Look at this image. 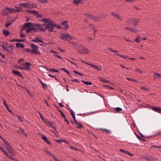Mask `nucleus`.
I'll return each mask as SVG.
<instances>
[{
    "instance_id": "obj_50",
    "label": "nucleus",
    "mask_w": 161,
    "mask_h": 161,
    "mask_svg": "<svg viewBox=\"0 0 161 161\" xmlns=\"http://www.w3.org/2000/svg\"><path fill=\"white\" fill-rule=\"evenodd\" d=\"M31 8H36L37 6L34 3H31Z\"/></svg>"
},
{
    "instance_id": "obj_51",
    "label": "nucleus",
    "mask_w": 161,
    "mask_h": 161,
    "mask_svg": "<svg viewBox=\"0 0 161 161\" xmlns=\"http://www.w3.org/2000/svg\"><path fill=\"white\" fill-rule=\"evenodd\" d=\"M39 39H38L36 38H35V39H33L31 41L35 42H39Z\"/></svg>"
},
{
    "instance_id": "obj_30",
    "label": "nucleus",
    "mask_w": 161,
    "mask_h": 161,
    "mask_svg": "<svg viewBox=\"0 0 161 161\" xmlns=\"http://www.w3.org/2000/svg\"><path fill=\"white\" fill-rule=\"evenodd\" d=\"M17 131L18 132L20 133L21 134H23L26 136V134H25L24 129L23 128H19L18 130H17Z\"/></svg>"
},
{
    "instance_id": "obj_44",
    "label": "nucleus",
    "mask_w": 161,
    "mask_h": 161,
    "mask_svg": "<svg viewBox=\"0 0 161 161\" xmlns=\"http://www.w3.org/2000/svg\"><path fill=\"white\" fill-rule=\"evenodd\" d=\"M0 138L3 141V142H5V144H4V146H5L8 144L9 143L8 142H7L6 140H5L4 139H3L2 136H0Z\"/></svg>"
},
{
    "instance_id": "obj_18",
    "label": "nucleus",
    "mask_w": 161,
    "mask_h": 161,
    "mask_svg": "<svg viewBox=\"0 0 161 161\" xmlns=\"http://www.w3.org/2000/svg\"><path fill=\"white\" fill-rule=\"evenodd\" d=\"M68 23V22L67 21H64L61 23V25L64 26V27H62L63 29L66 30L68 28L69 25L67 24Z\"/></svg>"
},
{
    "instance_id": "obj_59",
    "label": "nucleus",
    "mask_w": 161,
    "mask_h": 161,
    "mask_svg": "<svg viewBox=\"0 0 161 161\" xmlns=\"http://www.w3.org/2000/svg\"><path fill=\"white\" fill-rule=\"evenodd\" d=\"M103 86L105 87H107L108 88L112 90L114 89V88L113 87H112L110 86H108L106 85H103Z\"/></svg>"
},
{
    "instance_id": "obj_33",
    "label": "nucleus",
    "mask_w": 161,
    "mask_h": 161,
    "mask_svg": "<svg viewBox=\"0 0 161 161\" xmlns=\"http://www.w3.org/2000/svg\"><path fill=\"white\" fill-rule=\"evenodd\" d=\"M3 32L4 35L5 36H7L8 35H9L10 34L9 33L8 31H5L4 30H3Z\"/></svg>"
},
{
    "instance_id": "obj_2",
    "label": "nucleus",
    "mask_w": 161,
    "mask_h": 161,
    "mask_svg": "<svg viewBox=\"0 0 161 161\" xmlns=\"http://www.w3.org/2000/svg\"><path fill=\"white\" fill-rule=\"evenodd\" d=\"M55 27H57L58 29L62 28V27L60 25H57L52 20H50V22L46 26V29L50 32H53L54 31L53 29Z\"/></svg>"
},
{
    "instance_id": "obj_58",
    "label": "nucleus",
    "mask_w": 161,
    "mask_h": 161,
    "mask_svg": "<svg viewBox=\"0 0 161 161\" xmlns=\"http://www.w3.org/2000/svg\"><path fill=\"white\" fill-rule=\"evenodd\" d=\"M48 76L50 77H52V78H55V80H58V79L56 77V76L55 75L54 76H52V75H51L50 74H49L48 75Z\"/></svg>"
},
{
    "instance_id": "obj_53",
    "label": "nucleus",
    "mask_w": 161,
    "mask_h": 161,
    "mask_svg": "<svg viewBox=\"0 0 161 161\" xmlns=\"http://www.w3.org/2000/svg\"><path fill=\"white\" fill-rule=\"evenodd\" d=\"M38 50H36V51H33L34 54L35 55L38 54H40L41 53L40 52L38 51Z\"/></svg>"
},
{
    "instance_id": "obj_54",
    "label": "nucleus",
    "mask_w": 161,
    "mask_h": 161,
    "mask_svg": "<svg viewBox=\"0 0 161 161\" xmlns=\"http://www.w3.org/2000/svg\"><path fill=\"white\" fill-rule=\"evenodd\" d=\"M136 71L138 73L141 74L143 73V72L142 70L138 69H136Z\"/></svg>"
},
{
    "instance_id": "obj_45",
    "label": "nucleus",
    "mask_w": 161,
    "mask_h": 161,
    "mask_svg": "<svg viewBox=\"0 0 161 161\" xmlns=\"http://www.w3.org/2000/svg\"><path fill=\"white\" fill-rule=\"evenodd\" d=\"M18 118V119H19V120L21 122H22L23 121V119L22 117L21 116H19V115H17L16 116Z\"/></svg>"
},
{
    "instance_id": "obj_32",
    "label": "nucleus",
    "mask_w": 161,
    "mask_h": 161,
    "mask_svg": "<svg viewBox=\"0 0 161 161\" xmlns=\"http://www.w3.org/2000/svg\"><path fill=\"white\" fill-rule=\"evenodd\" d=\"M0 150H1L6 156L8 154V153L5 150L4 148L3 147L0 146Z\"/></svg>"
},
{
    "instance_id": "obj_10",
    "label": "nucleus",
    "mask_w": 161,
    "mask_h": 161,
    "mask_svg": "<svg viewBox=\"0 0 161 161\" xmlns=\"http://www.w3.org/2000/svg\"><path fill=\"white\" fill-rule=\"evenodd\" d=\"M39 20L41 21H43L46 23V24H44L42 25H42L43 27L44 26V28H46V25H47L50 22V20H52L50 19H47L43 18L42 19Z\"/></svg>"
},
{
    "instance_id": "obj_60",
    "label": "nucleus",
    "mask_w": 161,
    "mask_h": 161,
    "mask_svg": "<svg viewBox=\"0 0 161 161\" xmlns=\"http://www.w3.org/2000/svg\"><path fill=\"white\" fill-rule=\"evenodd\" d=\"M39 2H42V3H44L45 2L47 3V0H38Z\"/></svg>"
},
{
    "instance_id": "obj_11",
    "label": "nucleus",
    "mask_w": 161,
    "mask_h": 161,
    "mask_svg": "<svg viewBox=\"0 0 161 161\" xmlns=\"http://www.w3.org/2000/svg\"><path fill=\"white\" fill-rule=\"evenodd\" d=\"M44 122L47 125H49L51 126V127L53 128L54 129V130H55L56 131V128H55V127L53 126V125L54 124V123L53 122L51 121H49L47 119H44Z\"/></svg>"
},
{
    "instance_id": "obj_34",
    "label": "nucleus",
    "mask_w": 161,
    "mask_h": 161,
    "mask_svg": "<svg viewBox=\"0 0 161 161\" xmlns=\"http://www.w3.org/2000/svg\"><path fill=\"white\" fill-rule=\"evenodd\" d=\"M13 21L11 20L10 22H8L6 23V24L5 25V26L6 27H8L10 26L13 23Z\"/></svg>"
},
{
    "instance_id": "obj_16",
    "label": "nucleus",
    "mask_w": 161,
    "mask_h": 161,
    "mask_svg": "<svg viewBox=\"0 0 161 161\" xmlns=\"http://www.w3.org/2000/svg\"><path fill=\"white\" fill-rule=\"evenodd\" d=\"M115 55H117L119 56L121 58H128V59H129L131 60H135L136 59V58H128V56L122 55H121L119 53H117L115 54Z\"/></svg>"
},
{
    "instance_id": "obj_49",
    "label": "nucleus",
    "mask_w": 161,
    "mask_h": 161,
    "mask_svg": "<svg viewBox=\"0 0 161 161\" xmlns=\"http://www.w3.org/2000/svg\"><path fill=\"white\" fill-rule=\"evenodd\" d=\"M57 142L58 143H61L62 142H65V141L64 140H60V139H57L56 140Z\"/></svg>"
},
{
    "instance_id": "obj_35",
    "label": "nucleus",
    "mask_w": 161,
    "mask_h": 161,
    "mask_svg": "<svg viewBox=\"0 0 161 161\" xmlns=\"http://www.w3.org/2000/svg\"><path fill=\"white\" fill-rule=\"evenodd\" d=\"M33 51L34 50H31L30 49L26 48L25 49V51L26 52L29 53H31L32 54H34Z\"/></svg>"
},
{
    "instance_id": "obj_63",
    "label": "nucleus",
    "mask_w": 161,
    "mask_h": 161,
    "mask_svg": "<svg viewBox=\"0 0 161 161\" xmlns=\"http://www.w3.org/2000/svg\"><path fill=\"white\" fill-rule=\"evenodd\" d=\"M6 51H7L8 53H11L12 54L13 53V49H11V50H8L7 49V50H6Z\"/></svg>"
},
{
    "instance_id": "obj_13",
    "label": "nucleus",
    "mask_w": 161,
    "mask_h": 161,
    "mask_svg": "<svg viewBox=\"0 0 161 161\" xmlns=\"http://www.w3.org/2000/svg\"><path fill=\"white\" fill-rule=\"evenodd\" d=\"M125 29H127L128 31L136 33L138 32V30L136 29L135 28H131L130 27H126L124 28Z\"/></svg>"
},
{
    "instance_id": "obj_42",
    "label": "nucleus",
    "mask_w": 161,
    "mask_h": 161,
    "mask_svg": "<svg viewBox=\"0 0 161 161\" xmlns=\"http://www.w3.org/2000/svg\"><path fill=\"white\" fill-rule=\"evenodd\" d=\"M22 11V8L20 7H18L17 9H15V13H19Z\"/></svg>"
},
{
    "instance_id": "obj_23",
    "label": "nucleus",
    "mask_w": 161,
    "mask_h": 161,
    "mask_svg": "<svg viewBox=\"0 0 161 161\" xmlns=\"http://www.w3.org/2000/svg\"><path fill=\"white\" fill-rule=\"evenodd\" d=\"M143 158L147 160L152 161L153 160V158L151 156L145 155L143 156Z\"/></svg>"
},
{
    "instance_id": "obj_22",
    "label": "nucleus",
    "mask_w": 161,
    "mask_h": 161,
    "mask_svg": "<svg viewBox=\"0 0 161 161\" xmlns=\"http://www.w3.org/2000/svg\"><path fill=\"white\" fill-rule=\"evenodd\" d=\"M26 40L25 39H13L12 40H9L10 42H25L26 41Z\"/></svg>"
},
{
    "instance_id": "obj_48",
    "label": "nucleus",
    "mask_w": 161,
    "mask_h": 161,
    "mask_svg": "<svg viewBox=\"0 0 161 161\" xmlns=\"http://www.w3.org/2000/svg\"><path fill=\"white\" fill-rule=\"evenodd\" d=\"M42 88L44 89H47V86L46 84L43 83L42 85Z\"/></svg>"
},
{
    "instance_id": "obj_62",
    "label": "nucleus",
    "mask_w": 161,
    "mask_h": 161,
    "mask_svg": "<svg viewBox=\"0 0 161 161\" xmlns=\"http://www.w3.org/2000/svg\"><path fill=\"white\" fill-rule=\"evenodd\" d=\"M70 148L72 149H74L75 150V151L76 150H78L77 149V148H75L73 146H70L69 147Z\"/></svg>"
},
{
    "instance_id": "obj_15",
    "label": "nucleus",
    "mask_w": 161,
    "mask_h": 161,
    "mask_svg": "<svg viewBox=\"0 0 161 161\" xmlns=\"http://www.w3.org/2000/svg\"><path fill=\"white\" fill-rule=\"evenodd\" d=\"M3 104L6 107L7 110L11 114H13V112L8 107V104H7V103L6 102V101L4 99H3Z\"/></svg>"
},
{
    "instance_id": "obj_24",
    "label": "nucleus",
    "mask_w": 161,
    "mask_h": 161,
    "mask_svg": "<svg viewBox=\"0 0 161 161\" xmlns=\"http://www.w3.org/2000/svg\"><path fill=\"white\" fill-rule=\"evenodd\" d=\"M153 77L154 79H159L161 78V75L155 72L153 75Z\"/></svg>"
},
{
    "instance_id": "obj_4",
    "label": "nucleus",
    "mask_w": 161,
    "mask_h": 161,
    "mask_svg": "<svg viewBox=\"0 0 161 161\" xmlns=\"http://www.w3.org/2000/svg\"><path fill=\"white\" fill-rule=\"evenodd\" d=\"M5 146L6 147L7 150L10 156H14L16 155V153L15 150L11 147L9 143Z\"/></svg>"
},
{
    "instance_id": "obj_43",
    "label": "nucleus",
    "mask_w": 161,
    "mask_h": 161,
    "mask_svg": "<svg viewBox=\"0 0 161 161\" xmlns=\"http://www.w3.org/2000/svg\"><path fill=\"white\" fill-rule=\"evenodd\" d=\"M77 124L78 125V126H77V128L79 129H81L83 127V126L82 125L80 124V123H78V124Z\"/></svg>"
},
{
    "instance_id": "obj_36",
    "label": "nucleus",
    "mask_w": 161,
    "mask_h": 161,
    "mask_svg": "<svg viewBox=\"0 0 161 161\" xmlns=\"http://www.w3.org/2000/svg\"><path fill=\"white\" fill-rule=\"evenodd\" d=\"M81 82L82 83H84L85 84H86V85H92V83L91 82L86 81H85L83 80H82Z\"/></svg>"
},
{
    "instance_id": "obj_46",
    "label": "nucleus",
    "mask_w": 161,
    "mask_h": 161,
    "mask_svg": "<svg viewBox=\"0 0 161 161\" xmlns=\"http://www.w3.org/2000/svg\"><path fill=\"white\" fill-rule=\"evenodd\" d=\"M115 110L116 112H118L120 111H121L122 109V108L119 107H117L115 108Z\"/></svg>"
},
{
    "instance_id": "obj_7",
    "label": "nucleus",
    "mask_w": 161,
    "mask_h": 161,
    "mask_svg": "<svg viewBox=\"0 0 161 161\" xmlns=\"http://www.w3.org/2000/svg\"><path fill=\"white\" fill-rule=\"evenodd\" d=\"M77 51L81 54H85L86 53L88 49L86 47H84L80 46L78 47H76Z\"/></svg>"
},
{
    "instance_id": "obj_39",
    "label": "nucleus",
    "mask_w": 161,
    "mask_h": 161,
    "mask_svg": "<svg viewBox=\"0 0 161 161\" xmlns=\"http://www.w3.org/2000/svg\"><path fill=\"white\" fill-rule=\"evenodd\" d=\"M140 88L144 91H149V89L147 87H146L145 86H143L141 87Z\"/></svg>"
},
{
    "instance_id": "obj_61",
    "label": "nucleus",
    "mask_w": 161,
    "mask_h": 161,
    "mask_svg": "<svg viewBox=\"0 0 161 161\" xmlns=\"http://www.w3.org/2000/svg\"><path fill=\"white\" fill-rule=\"evenodd\" d=\"M84 15L86 17H89L90 18H91V16L92 15H91L89 14H85Z\"/></svg>"
},
{
    "instance_id": "obj_14",
    "label": "nucleus",
    "mask_w": 161,
    "mask_h": 161,
    "mask_svg": "<svg viewBox=\"0 0 161 161\" xmlns=\"http://www.w3.org/2000/svg\"><path fill=\"white\" fill-rule=\"evenodd\" d=\"M101 19V17H98L95 16L93 15H92L91 16V19H92L94 21H98Z\"/></svg>"
},
{
    "instance_id": "obj_47",
    "label": "nucleus",
    "mask_w": 161,
    "mask_h": 161,
    "mask_svg": "<svg viewBox=\"0 0 161 161\" xmlns=\"http://www.w3.org/2000/svg\"><path fill=\"white\" fill-rule=\"evenodd\" d=\"M0 46L2 47V48L5 51L7 50L8 47H7V46H5L4 45H1Z\"/></svg>"
},
{
    "instance_id": "obj_28",
    "label": "nucleus",
    "mask_w": 161,
    "mask_h": 161,
    "mask_svg": "<svg viewBox=\"0 0 161 161\" xmlns=\"http://www.w3.org/2000/svg\"><path fill=\"white\" fill-rule=\"evenodd\" d=\"M6 9L10 13H15V9L11 8H10L7 7L6 8Z\"/></svg>"
},
{
    "instance_id": "obj_56",
    "label": "nucleus",
    "mask_w": 161,
    "mask_h": 161,
    "mask_svg": "<svg viewBox=\"0 0 161 161\" xmlns=\"http://www.w3.org/2000/svg\"><path fill=\"white\" fill-rule=\"evenodd\" d=\"M80 1L79 0H75L73 1V3L75 4H78L79 3Z\"/></svg>"
},
{
    "instance_id": "obj_64",
    "label": "nucleus",
    "mask_w": 161,
    "mask_h": 161,
    "mask_svg": "<svg viewBox=\"0 0 161 161\" xmlns=\"http://www.w3.org/2000/svg\"><path fill=\"white\" fill-rule=\"evenodd\" d=\"M54 56L55 58H61V59H62V58L60 56H59L58 55H56V54H54Z\"/></svg>"
},
{
    "instance_id": "obj_27",
    "label": "nucleus",
    "mask_w": 161,
    "mask_h": 161,
    "mask_svg": "<svg viewBox=\"0 0 161 161\" xmlns=\"http://www.w3.org/2000/svg\"><path fill=\"white\" fill-rule=\"evenodd\" d=\"M59 112H60V113L61 114V117L63 118H64V120L65 121H66V122H67L68 124L69 125V121L66 119L65 116L64 114L63 113L62 111L61 110H59Z\"/></svg>"
},
{
    "instance_id": "obj_5",
    "label": "nucleus",
    "mask_w": 161,
    "mask_h": 161,
    "mask_svg": "<svg viewBox=\"0 0 161 161\" xmlns=\"http://www.w3.org/2000/svg\"><path fill=\"white\" fill-rule=\"evenodd\" d=\"M60 38L61 39L64 41H69V40L72 39L71 37L69 36V33H67L66 35L64 33H62L60 36Z\"/></svg>"
},
{
    "instance_id": "obj_26",
    "label": "nucleus",
    "mask_w": 161,
    "mask_h": 161,
    "mask_svg": "<svg viewBox=\"0 0 161 161\" xmlns=\"http://www.w3.org/2000/svg\"><path fill=\"white\" fill-rule=\"evenodd\" d=\"M45 68H46L44 67ZM46 69L48 71H49V72H58V73H59V71H58V70H56L55 69H48V68H46Z\"/></svg>"
},
{
    "instance_id": "obj_38",
    "label": "nucleus",
    "mask_w": 161,
    "mask_h": 161,
    "mask_svg": "<svg viewBox=\"0 0 161 161\" xmlns=\"http://www.w3.org/2000/svg\"><path fill=\"white\" fill-rule=\"evenodd\" d=\"M73 72L74 73H75L76 74H78V75H80V76H84V75L82 73H79V72H78V71H76V70H74L73 71Z\"/></svg>"
},
{
    "instance_id": "obj_9",
    "label": "nucleus",
    "mask_w": 161,
    "mask_h": 161,
    "mask_svg": "<svg viewBox=\"0 0 161 161\" xmlns=\"http://www.w3.org/2000/svg\"><path fill=\"white\" fill-rule=\"evenodd\" d=\"M22 65H23L24 70H26L29 71L30 70V66L31 65V63L26 62L25 64H24Z\"/></svg>"
},
{
    "instance_id": "obj_1",
    "label": "nucleus",
    "mask_w": 161,
    "mask_h": 161,
    "mask_svg": "<svg viewBox=\"0 0 161 161\" xmlns=\"http://www.w3.org/2000/svg\"><path fill=\"white\" fill-rule=\"evenodd\" d=\"M33 27H32L31 29H28L26 31L27 33H29L30 31L31 33H34L38 32L39 31H46V30H47L44 27L42 26L40 24H33V25H32Z\"/></svg>"
},
{
    "instance_id": "obj_37",
    "label": "nucleus",
    "mask_w": 161,
    "mask_h": 161,
    "mask_svg": "<svg viewBox=\"0 0 161 161\" xmlns=\"http://www.w3.org/2000/svg\"><path fill=\"white\" fill-rule=\"evenodd\" d=\"M44 151H45V152H46V153L48 155H49L50 156H51L53 154H52L51 152L50 151H49L47 149H44Z\"/></svg>"
},
{
    "instance_id": "obj_41",
    "label": "nucleus",
    "mask_w": 161,
    "mask_h": 161,
    "mask_svg": "<svg viewBox=\"0 0 161 161\" xmlns=\"http://www.w3.org/2000/svg\"><path fill=\"white\" fill-rule=\"evenodd\" d=\"M7 156L8 158H9L12 160H15L16 161H18V160H17V159H15L14 158H12V157L13 156H10L9 155V154H8L7 155Z\"/></svg>"
},
{
    "instance_id": "obj_17",
    "label": "nucleus",
    "mask_w": 161,
    "mask_h": 161,
    "mask_svg": "<svg viewBox=\"0 0 161 161\" xmlns=\"http://www.w3.org/2000/svg\"><path fill=\"white\" fill-rule=\"evenodd\" d=\"M86 64L90 65L97 70L101 71L102 70L101 68L98 66H96L90 63H86Z\"/></svg>"
},
{
    "instance_id": "obj_20",
    "label": "nucleus",
    "mask_w": 161,
    "mask_h": 161,
    "mask_svg": "<svg viewBox=\"0 0 161 161\" xmlns=\"http://www.w3.org/2000/svg\"><path fill=\"white\" fill-rule=\"evenodd\" d=\"M111 14L114 18H116L117 19H119V20L120 21H122L123 20L121 18L119 15L116 14L114 12H112L111 13Z\"/></svg>"
},
{
    "instance_id": "obj_21",
    "label": "nucleus",
    "mask_w": 161,
    "mask_h": 161,
    "mask_svg": "<svg viewBox=\"0 0 161 161\" xmlns=\"http://www.w3.org/2000/svg\"><path fill=\"white\" fill-rule=\"evenodd\" d=\"M12 73L15 75L18 76L20 77H22V78H23L22 75L21 74L20 72H19V71L15 70H12Z\"/></svg>"
},
{
    "instance_id": "obj_12",
    "label": "nucleus",
    "mask_w": 161,
    "mask_h": 161,
    "mask_svg": "<svg viewBox=\"0 0 161 161\" xmlns=\"http://www.w3.org/2000/svg\"><path fill=\"white\" fill-rule=\"evenodd\" d=\"M24 7L27 8H31V4L29 3H22L19 5V7Z\"/></svg>"
},
{
    "instance_id": "obj_29",
    "label": "nucleus",
    "mask_w": 161,
    "mask_h": 161,
    "mask_svg": "<svg viewBox=\"0 0 161 161\" xmlns=\"http://www.w3.org/2000/svg\"><path fill=\"white\" fill-rule=\"evenodd\" d=\"M16 47L18 48H20V47L24 48V45L23 44L19 43H16Z\"/></svg>"
},
{
    "instance_id": "obj_55",
    "label": "nucleus",
    "mask_w": 161,
    "mask_h": 161,
    "mask_svg": "<svg viewBox=\"0 0 161 161\" xmlns=\"http://www.w3.org/2000/svg\"><path fill=\"white\" fill-rule=\"evenodd\" d=\"M42 139L44 141H45L47 139V137L44 135H42Z\"/></svg>"
},
{
    "instance_id": "obj_6",
    "label": "nucleus",
    "mask_w": 161,
    "mask_h": 161,
    "mask_svg": "<svg viewBox=\"0 0 161 161\" xmlns=\"http://www.w3.org/2000/svg\"><path fill=\"white\" fill-rule=\"evenodd\" d=\"M33 25V24L31 22H28L25 23L23 26L21 30L20 31V32L21 33L23 30L26 29L27 28H28V29H31V28L33 27L32 26Z\"/></svg>"
},
{
    "instance_id": "obj_57",
    "label": "nucleus",
    "mask_w": 161,
    "mask_h": 161,
    "mask_svg": "<svg viewBox=\"0 0 161 161\" xmlns=\"http://www.w3.org/2000/svg\"><path fill=\"white\" fill-rule=\"evenodd\" d=\"M101 130H104L105 131L107 132L109 134H110L111 133V131L109 130L106 129H101Z\"/></svg>"
},
{
    "instance_id": "obj_8",
    "label": "nucleus",
    "mask_w": 161,
    "mask_h": 161,
    "mask_svg": "<svg viewBox=\"0 0 161 161\" xmlns=\"http://www.w3.org/2000/svg\"><path fill=\"white\" fill-rule=\"evenodd\" d=\"M27 12L28 13L33 14L38 18H41L42 17V15L41 14H39L37 11L35 10H27Z\"/></svg>"
},
{
    "instance_id": "obj_52",
    "label": "nucleus",
    "mask_w": 161,
    "mask_h": 161,
    "mask_svg": "<svg viewBox=\"0 0 161 161\" xmlns=\"http://www.w3.org/2000/svg\"><path fill=\"white\" fill-rule=\"evenodd\" d=\"M137 138L140 140H142L144 142H146V141L142 138L141 137L138 136L137 134H136Z\"/></svg>"
},
{
    "instance_id": "obj_19",
    "label": "nucleus",
    "mask_w": 161,
    "mask_h": 161,
    "mask_svg": "<svg viewBox=\"0 0 161 161\" xmlns=\"http://www.w3.org/2000/svg\"><path fill=\"white\" fill-rule=\"evenodd\" d=\"M151 109L155 112L159 113H161V108L152 106Z\"/></svg>"
},
{
    "instance_id": "obj_40",
    "label": "nucleus",
    "mask_w": 161,
    "mask_h": 161,
    "mask_svg": "<svg viewBox=\"0 0 161 161\" xmlns=\"http://www.w3.org/2000/svg\"><path fill=\"white\" fill-rule=\"evenodd\" d=\"M98 78L100 80L103 82H104L107 83L108 82H109V81L108 80H104V79H105V78H104L103 79H102L101 77H99Z\"/></svg>"
},
{
    "instance_id": "obj_3",
    "label": "nucleus",
    "mask_w": 161,
    "mask_h": 161,
    "mask_svg": "<svg viewBox=\"0 0 161 161\" xmlns=\"http://www.w3.org/2000/svg\"><path fill=\"white\" fill-rule=\"evenodd\" d=\"M139 22V19L136 18L129 19L125 22V24L127 25H130L133 24L134 26H136Z\"/></svg>"
},
{
    "instance_id": "obj_25",
    "label": "nucleus",
    "mask_w": 161,
    "mask_h": 161,
    "mask_svg": "<svg viewBox=\"0 0 161 161\" xmlns=\"http://www.w3.org/2000/svg\"><path fill=\"white\" fill-rule=\"evenodd\" d=\"M31 47L33 49L32 50L36 51V50H38V48L33 43H31L30 45Z\"/></svg>"
},
{
    "instance_id": "obj_31",
    "label": "nucleus",
    "mask_w": 161,
    "mask_h": 161,
    "mask_svg": "<svg viewBox=\"0 0 161 161\" xmlns=\"http://www.w3.org/2000/svg\"><path fill=\"white\" fill-rule=\"evenodd\" d=\"M8 11H7L6 8L5 9L3 10L2 14L3 15L6 16L8 14Z\"/></svg>"
}]
</instances>
